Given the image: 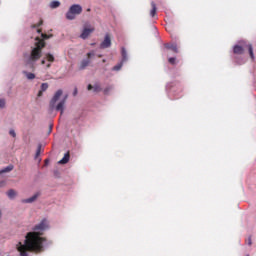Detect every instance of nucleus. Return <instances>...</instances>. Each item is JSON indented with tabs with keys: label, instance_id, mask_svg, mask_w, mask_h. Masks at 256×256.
Here are the masks:
<instances>
[{
	"label": "nucleus",
	"instance_id": "20e7f679",
	"mask_svg": "<svg viewBox=\"0 0 256 256\" xmlns=\"http://www.w3.org/2000/svg\"><path fill=\"white\" fill-rule=\"evenodd\" d=\"M81 13H83V7L79 4H73L66 13V19H68V21H73L75 16L81 15Z\"/></svg>",
	"mask_w": 256,
	"mask_h": 256
},
{
	"label": "nucleus",
	"instance_id": "9b49d317",
	"mask_svg": "<svg viewBox=\"0 0 256 256\" xmlns=\"http://www.w3.org/2000/svg\"><path fill=\"white\" fill-rule=\"evenodd\" d=\"M164 47L166 49H171L174 53H179V49L177 48V44H165Z\"/></svg>",
	"mask_w": 256,
	"mask_h": 256
},
{
	"label": "nucleus",
	"instance_id": "4c0bfd02",
	"mask_svg": "<svg viewBox=\"0 0 256 256\" xmlns=\"http://www.w3.org/2000/svg\"><path fill=\"white\" fill-rule=\"evenodd\" d=\"M107 60L103 59L102 62L106 63Z\"/></svg>",
	"mask_w": 256,
	"mask_h": 256
},
{
	"label": "nucleus",
	"instance_id": "72a5a7b5",
	"mask_svg": "<svg viewBox=\"0 0 256 256\" xmlns=\"http://www.w3.org/2000/svg\"><path fill=\"white\" fill-rule=\"evenodd\" d=\"M46 67L47 69H49L51 67V64H47Z\"/></svg>",
	"mask_w": 256,
	"mask_h": 256
},
{
	"label": "nucleus",
	"instance_id": "c85d7f7f",
	"mask_svg": "<svg viewBox=\"0 0 256 256\" xmlns=\"http://www.w3.org/2000/svg\"><path fill=\"white\" fill-rule=\"evenodd\" d=\"M93 55H95V53H94V52H89V53H87V57H88V59H91V57H93Z\"/></svg>",
	"mask_w": 256,
	"mask_h": 256
},
{
	"label": "nucleus",
	"instance_id": "f3484780",
	"mask_svg": "<svg viewBox=\"0 0 256 256\" xmlns=\"http://www.w3.org/2000/svg\"><path fill=\"white\" fill-rule=\"evenodd\" d=\"M7 196L9 199H15V197H17V192L14 189H10L7 192Z\"/></svg>",
	"mask_w": 256,
	"mask_h": 256
},
{
	"label": "nucleus",
	"instance_id": "6ab92c4d",
	"mask_svg": "<svg viewBox=\"0 0 256 256\" xmlns=\"http://www.w3.org/2000/svg\"><path fill=\"white\" fill-rule=\"evenodd\" d=\"M60 5H61V2H59V1H52L50 3V8L51 9H57V7H60Z\"/></svg>",
	"mask_w": 256,
	"mask_h": 256
},
{
	"label": "nucleus",
	"instance_id": "ddd939ff",
	"mask_svg": "<svg viewBox=\"0 0 256 256\" xmlns=\"http://www.w3.org/2000/svg\"><path fill=\"white\" fill-rule=\"evenodd\" d=\"M69 157H70L69 152H67L64 155V157L58 162L59 165H65V164L69 163Z\"/></svg>",
	"mask_w": 256,
	"mask_h": 256
},
{
	"label": "nucleus",
	"instance_id": "0eeeda50",
	"mask_svg": "<svg viewBox=\"0 0 256 256\" xmlns=\"http://www.w3.org/2000/svg\"><path fill=\"white\" fill-rule=\"evenodd\" d=\"M93 31H95V28H84L80 37L81 39H87V37H89V35H91V33H93Z\"/></svg>",
	"mask_w": 256,
	"mask_h": 256
},
{
	"label": "nucleus",
	"instance_id": "5701e85b",
	"mask_svg": "<svg viewBox=\"0 0 256 256\" xmlns=\"http://www.w3.org/2000/svg\"><path fill=\"white\" fill-rule=\"evenodd\" d=\"M5 105H6L5 99H0V109H5Z\"/></svg>",
	"mask_w": 256,
	"mask_h": 256
},
{
	"label": "nucleus",
	"instance_id": "e433bc0d",
	"mask_svg": "<svg viewBox=\"0 0 256 256\" xmlns=\"http://www.w3.org/2000/svg\"><path fill=\"white\" fill-rule=\"evenodd\" d=\"M37 33H41V29H38V30H37Z\"/></svg>",
	"mask_w": 256,
	"mask_h": 256
},
{
	"label": "nucleus",
	"instance_id": "ea45409f",
	"mask_svg": "<svg viewBox=\"0 0 256 256\" xmlns=\"http://www.w3.org/2000/svg\"><path fill=\"white\" fill-rule=\"evenodd\" d=\"M87 11H88V12L91 11V8H88Z\"/></svg>",
	"mask_w": 256,
	"mask_h": 256
},
{
	"label": "nucleus",
	"instance_id": "f704fd0d",
	"mask_svg": "<svg viewBox=\"0 0 256 256\" xmlns=\"http://www.w3.org/2000/svg\"><path fill=\"white\" fill-rule=\"evenodd\" d=\"M53 130V125H50V132Z\"/></svg>",
	"mask_w": 256,
	"mask_h": 256
},
{
	"label": "nucleus",
	"instance_id": "4be33fe9",
	"mask_svg": "<svg viewBox=\"0 0 256 256\" xmlns=\"http://www.w3.org/2000/svg\"><path fill=\"white\" fill-rule=\"evenodd\" d=\"M121 67H123V62L117 64L116 66H114V67L112 68V71H121Z\"/></svg>",
	"mask_w": 256,
	"mask_h": 256
},
{
	"label": "nucleus",
	"instance_id": "bb28decb",
	"mask_svg": "<svg viewBox=\"0 0 256 256\" xmlns=\"http://www.w3.org/2000/svg\"><path fill=\"white\" fill-rule=\"evenodd\" d=\"M9 135H11V137H17V134L15 133V130H10Z\"/></svg>",
	"mask_w": 256,
	"mask_h": 256
},
{
	"label": "nucleus",
	"instance_id": "423d86ee",
	"mask_svg": "<svg viewBox=\"0 0 256 256\" xmlns=\"http://www.w3.org/2000/svg\"><path fill=\"white\" fill-rule=\"evenodd\" d=\"M111 47V35L106 34L104 40L100 44V49H109Z\"/></svg>",
	"mask_w": 256,
	"mask_h": 256
},
{
	"label": "nucleus",
	"instance_id": "f03ea898",
	"mask_svg": "<svg viewBox=\"0 0 256 256\" xmlns=\"http://www.w3.org/2000/svg\"><path fill=\"white\" fill-rule=\"evenodd\" d=\"M41 38H35L34 47H32L30 54H24V59H26V63L31 65V63H37L41 57H43V49H45V39H51L53 35H47L45 33H41Z\"/></svg>",
	"mask_w": 256,
	"mask_h": 256
},
{
	"label": "nucleus",
	"instance_id": "a878e982",
	"mask_svg": "<svg viewBox=\"0 0 256 256\" xmlns=\"http://www.w3.org/2000/svg\"><path fill=\"white\" fill-rule=\"evenodd\" d=\"M175 61L176 59L173 57L168 59V62L170 63V65H175Z\"/></svg>",
	"mask_w": 256,
	"mask_h": 256
},
{
	"label": "nucleus",
	"instance_id": "f257e3e1",
	"mask_svg": "<svg viewBox=\"0 0 256 256\" xmlns=\"http://www.w3.org/2000/svg\"><path fill=\"white\" fill-rule=\"evenodd\" d=\"M49 229V222L43 219L39 224L33 227L32 232H28L25 236L24 244L18 242L16 245L20 256H29L30 253H43L45 251V243L47 238L43 237L45 231Z\"/></svg>",
	"mask_w": 256,
	"mask_h": 256
},
{
	"label": "nucleus",
	"instance_id": "2f4dec72",
	"mask_svg": "<svg viewBox=\"0 0 256 256\" xmlns=\"http://www.w3.org/2000/svg\"><path fill=\"white\" fill-rule=\"evenodd\" d=\"M93 88H94V86L91 85V84H89L88 87H87L88 91H91V89H93Z\"/></svg>",
	"mask_w": 256,
	"mask_h": 256
},
{
	"label": "nucleus",
	"instance_id": "a211bd4d",
	"mask_svg": "<svg viewBox=\"0 0 256 256\" xmlns=\"http://www.w3.org/2000/svg\"><path fill=\"white\" fill-rule=\"evenodd\" d=\"M23 74L27 77L28 80H33L35 79V74L31 73V72H27V71H24Z\"/></svg>",
	"mask_w": 256,
	"mask_h": 256
},
{
	"label": "nucleus",
	"instance_id": "1a4fd4ad",
	"mask_svg": "<svg viewBox=\"0 0 256 256\" xmlns=\"http://www.w3.org/2000/svg\"><path fill=\"white\" fill-rule=\"evenodd\" d=\"M40 196H41V193L38 192L30 198L23 199L22 203H35V201H37V199H39Z\"/></svg>",
	"mask_w": 256,
	"mask_h": 256
},
{
	"label": "nucleus",
	"instance_id": "7ed1b4c3",
	"mask_svg": "<svg viewBox=\"0 0 256 256\" xmlns=\"http://www.w3.org/2000/svg\"><path fill=\"white\" fill-rule=\"evenodd\" d=\"M245 49H248L250 58L253 61L255 59V54L253 53V46L251 44H247L244 46L235 45L233 48V53H235V55H243V53H245Z\"/></svg>",
	"mask_w": 256,
	"mask_h": 256
},
{
	"label": "nucleus",
	"instance_id": "dca6fc26",
	"mask_svg": "<svg viewBox=\"0 0 256 256\" xmlns=\"http://www.w3.org/2000/svg\"><path fill=\"white\" fill-rule=\"evenodd\" d=\"M45 59H46L49 63H54V62H55V56H53V54H51V53H46V54H45Z\"/></svg>",
	"mask_w": 256,
	"mask_h": 256
},
{
	"label": "nucleus",
	"instance_id": "aec40b11",
	"mask_svg": "<svg viewBox=\"0 0 256 256\" xmlns=\"http://www.w3.org/2000/svg\"><path fill=\"white\" fill-rule=\"evenodd\" d=\"M121 55H122V63H125V61H127V50H125L124 47L122 48Z\"/></svg>",
	"mask_w": 256,
	"mask_h": 256
},
{
	"label": "nucleus",
	"instance_id": "393cba45",
	"mask_svg": "<svg viewBox=\"0 0 256 256\" xmlns=\"http://www.w3.org/2000/svg\"><path fill=\"white\" fill-rule=\"evenodd\" d=\"M43 25V20H40L39 23L32 25L33 28L41 27Z\"/></svg>",
	"mask_w": 256,
	"mask_h": 256
},
{
	"label": "nucleus",
	"instance_id": "b1692460",
	"mask_svg": "<svg viewBox=\"0 0 256 256\" xmlns=\"http://www.w3.org/2000/svg\"><path fill=\"white\" fill-rule=\"evenodd\" d=\"M39 155H41V145H39L37 148L35 159H37V157H39Z\"/></svg>",
	"mask_w": 256,
	"mask_h": 256
},
{
	"label": "nucleus",
	"instance_id": "58836bf2",
	"mask_svg": "<svg viewBox=\"0 0 256 256\" xmlns=\"http://www.w3.org/2000/svg\"><path fill=\"white\" fill-rule=\"evenodd\" d=\"M45 163H49V160L46 159V160H45Z\"/></svg>",
	"mask_w": 256,
	"mask_h": 256
},
{
	"label": "nucleus",
	"instance_id": "4468645a",
	"mask_svg": "<svg viewBox=\"0 0 256 256\" xmlns=\"http://www.w3.org/2000/svg\"><path fill=\"white\" fill-rule=\"evenodd\" d=\"M151 11H150V16L151 17H155V15H157V5L155 4V2H151Z\"/></svg>",
	"mask_w": 256,
	"mask_h": 256
},
{
	"label": "nucleus",
	"instance_id": "c9c22d12",
	"mask_svg": "<svg viewBox=\"0 0 256 256\" xmlns=\"http://www.w3.org/2000/svg\"><path fill=\"white\" fill-rule=\"evenodd\" d=\"M74 95H77V89L74 90Z\"/></svg>",
	"mask_w": 256,
	"mask_h": 256
},
{
	"label": "nucleus",
	"instance_id": "39448f33",
	"mask_svg": "<svg viewBox=\"0 0 256 256\" xmlns=\"http://www.w3.org/2000/svg\"><path fill=\"white\" fill-rule=\"evenodd\" d=\"M61 95H63V90H58L55 94H54V96H53V98L51 99V101H50V109H55V105H56V103L59 101V98L61 97Z\"/></svg>",
	"mask_w": 256,
	"mask_h": 256
},
{
	"label": "nucleus",
	"instance_id": "2eb2a0df",
	"mask_svg": "<svg viewBox=\"0 0 256 256\" xmlns=\"http://www.w3.org/2000/svg\"><path fill=\"white\" fill-rule=\"evenodd\" d=\"M14 167L13 165H9L5 167L4 169L0 170V175H3V173H11L13 171Z\"/></svg>",
	"mask_w": 256,
	"mask_h": 256
},
{
	"label": "nucleus",
	"instance_id": "79ce46f5",
	"mask_svg": "<svg viewBox=\"0 0 256 256\" xmlns=\"http://www.w3.org/2000/svg\"><path fill=\"white\" fill-rule=\"evenodd\" d=\"M246 256H249V255H246Z\"/></svg>",
	"mask_w": 256,
	"mask_h": 256
},
{
	"label": "nucleus",
	"instance_id": "c756f323",
	"mask_svg": "<svg viewBox=\"0 0 256 256\" xmlns=\"http://www.w3.org/2000/svg\"><path fill=\"white\" fill-rule=\"evenodd\" d=\"M7 183L5 182V181H0V189H1V187H5V185H6Z\"/></svg>",
	"mask_w": 256,
	"mask_h": 256
},
{
	"label": "nucleus",
	"instance_id": "412c9836",
	"mask_svg": "<svg viewBox=\"0 0 256 256\" xmlns=\"http://www.w3.org/2000/svg\"><path fill=\"white\" fill-rule=\"evenodd\" d=\"M93 91H94V93H101V91H103V88H101V85L95 84Z\"/></svg>",
	"mask_w": 256,
	"mask_h": 256
},
{
	"label": "nucleus",
	"instance_id": "a19ab883",
	"mask_svg": "<svg viewBox=\"0 0 256 256\" xmlns=\"http://www.w3.org/2000/svg\"><path fill=\"white\" fill-rule=\"evenodd\" d=\"M98 57H103V55H98Z\"/></svg>",
	"mask_w": 256,
	"mask_h": 256
},
{
	"label": "nucleus",
	"instance_id": "473e14b6",
	"mask_svg": "<svg viewBox=\"0 0 256 256\" xmlns=\"http://www.w3.org/2000/svg\"><path fill=\"white\" fill-rule=\"evenodd\" d=\"M41 65H45V60H42V61H41Z\"/></svg>",
	"mask_w": 256,
	"mask_h": 256
},
{
	"label": "nucleus",
	"instance_id": "9d476101",
	"mask_svg": "<svg viewBox=\"0 0 256 256\" xmlns=\"http://www.w3.org/2000/svg\"><path fill=\"white\" fill-rule=\"evenodd\" d=\"M90 63H91V60L89 59L82 60L79 66V70L83 71L85 68L89 67Z\"/></svg>",
	"mask_w": 256,
	"mask_h": 256
},
{
	"label": "nucleus",
	"instance_id": "7c9ffc66",
	"mask_svg": "<svg viewBox=\"0 0 256 256\" xmlns=\"http://www.w3.org/2000/svg\"><path fill=\"white\" fill-rule=\"evenodd\" d=\"M109 91H111V88L104 89V95H107V93H109Z\"/></svg>",
	"mask_w": 256,
	"mask_h": 256
},
{
	"label": "nucleus",
	"instance_id": "cd10ccee",
	"mask_svg": "<svg viewBox=\"0 0 256 256\" xmlns=\"http://www.w3.org/2000/svg\"><path fill=\"white\" fill-rule=\"evenodd\" d=\"M246 243H248V245H253V241L251 240V236L248 237V239L246 240Z\"/></svg>",
	"mask_w": 256,
	"mask_h": 256
},
{
	"label": "nucleus",
	"instance_id": "f8f14e48",
	"mask_svg": "<svg viewBox=\"0 0 256 256\" xmlns=\"http://www.w3.org/2000/svg\"><path fill=\"white\" fill-rule=\"evenodd\" d=\"M49 89V84L47 83H42L41 85V89L40 91L38 92V97H43V93H45V91Z\"/></svg>",
	"mask_w": 256,
	"mask_h": 256
},
{
	"label": "nucleus",
	"instance_id": "6e6552de",
	"mask_svg": "<svg viewBox=\"0 0 256 256\" xmlns=\"http://www.w3.org/2000/svg\"><path fill=\"white\" fill-rule=\"evenodd\" d=\"M67 101V95L64 97L62 101H60L57 106L55 107L56 111H60L61 115H63V111L65 108V103Z\"/></svg>",
	"mask_w": 256,
	"mask_h": 256
}]
</instances>
